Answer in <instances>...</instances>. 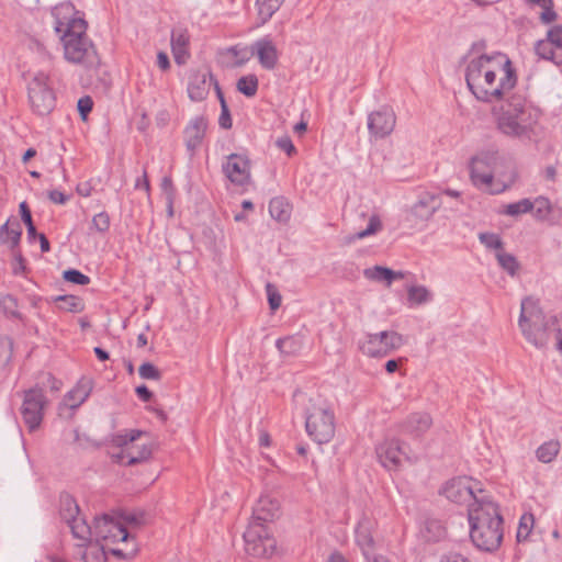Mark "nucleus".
Here are the masks:
<instances>
[{"label":"nucleus","mask_w":562,"mask_h":562,"mask_svg":"<svg viewBox=\"0 0 562 562\" xmlns=\"http://www.w3.org/2000/svg\"><path fill=\"white\" fill-rule=\"evenodd\" d=\"M468 89L474 98L492 104L495 128L514 139H531L540 113L524 92L515 90L517 72L506 54L495 52L469 59L465 67Z\"/></svg>","instance_id":"1"},{"label":"nucleus","mask_w":562,"mask_h":562,"mask_svg":"<svg viewBox=\"0 0 562 562\" xmlns=\"http://www.w3.org/2000/svg\"><path fill=\"white\" fill-rule=\"evenodd\" d=\"M55 31L60 35L64 58L86 70H95L101 58L92 40L87 34L88 23L69 3L54 8Z\"/></svg>","instance_id":"2"},{"label":"nucleus","mask_w":562,"mask_h":562,"mask_svg":"<svg viewBox=\"0 0 562 562\" xmlns=\"http://www.w3.org/2000/svg\"><path fill=\"white\" fill-rule=\"evenodd\" d=\"M468 517L473 544L482 551L497 550L503 540V518L498 506L491 499L471 503Z\"/></svg>","instance_id":"3"},{"label":"nucleus","mask_w":562,"mask_h":562,"mask_svg":"<svg viewBox=\"0 0 562 562\" xmlns=\"http://www.w3.org/2000/svg\"><path fill=\"white\" fill-rule=\"evenodd\" d=\"M518 325L526 340L539 349L548 346L557 326L552 325V317L546 318L538 302L531 297L521 301Z\"/></svg>","instance_id":"4"},{"label":"nucleus","mask_w":562,"mask_h":562,"mask_svg":"<svg viewBox=\"0 0 562 562\" xmlns=\"http://www.w3.org/2000/svg\"><path fill=\"white\" fill-rule=\"evenodd\" d=\"M305 429L317 443L329 442L335 435V415L328 403L321 396L310 397L305 408Z\"/></svg>","instance_id":"5"},{"label":"nucleus","mask_w":562,"mask_h":562,"mask_svg":"<svg viewBox=\"0 0 562 562\" xmlns=\"http://www.w3.org/2000/svg\"><path fill=\"white\" fill-rule=\"evenodd\" d=\"M491 156L487 154L479 155L471 160L470 175L475 187L491 194H498L510 188L516 181L517 173L514 169L502 179L494 180L490 170Z\"/></svg>","instance_id":"6"},{"label":"nucleus","mask_w":562,"mask_h":562,"mask_svg":"<svg viewBox=\"0 0 562 562\" xmlns=\"http://www.w3.org/2000/svg\"><path fill=\"white\" fill-rule=\"evenodd\" d=\"M245 551L254 558H270L276 551V540L267 527L260 522H250L244 532Z\"/></svg>","instance_id":"7"},{"label":"nucleus","mask_w":562,"mask_h":562,"mask_svg":"<svg viewBox=\"0 0 562 562\" xmlns=\"http://www.w3.org/2000/svg\"><path fill=\"white\" fill-rule=\"evenodd\" d=\"M144 434L145 432L140 430L133 429L124 435H116L113 441L117 447H122L123 449L121 452L113 454V459L126 465H134L148 460L151 454V449L146 445H142V447L133 445V442Z\"/></svg>","instance_id":"8"},{"label":"nucleus","mask_w":562,"mask_h":562,"mask_svg":"<svg viewBox=\"0 0 562 562\" xmlns=\"http://www.w3.org/2000/svg\"><path fill=\"white\" fill-rule=\"evenodd\" d=\"M404 345V338L394 330H383L378 334H368L359 348L363 355L372 358L387 356Z\"/></svg>","instance_id":"9"},{"label":"nucleus","mask_w":562,"mask_h":562,"mask_svg":"<svg viewBox=\"0 0 562 562\" xmlns=\"http://www.w3.org/2000/svg\"><path fill=\"white\" fill-rule=\"evenodd\" d=\"M29 101L34 113L46 115L55 106V95L48 87V76L36 74L29 83Z\"/></svg>","instance_id":"10"},{"label":"nucleus","mask_w":562,"mask_h":562,"mask_svg":"<svg viewBox=\"0 0 562 562\" xmlns=\"http://www.w3.org/2000/svg\"><path fill=\"white\" fill-rule=\"evenodd\" d=\"M477 482L468 476L454 477L448 481L441 493L452 503L467 504L470 501L476 503L481 499H487L484 495L479 496L476 491L482 494L483 491L477 488Z\"/></svg>","instance_id":"11"},{"label":"nucleus","mask_w":562,"mask_h":562,"mask_svg":"<svg viewBox=\"0 0 562 562\" xmlns=\"http://www.w3.org/2000/svg\"><path fill=\"white\" fill-rule=\"evenodd\" d=\"M78 514L79 507L75 499L70 496H65L61 501L60 515L68 524L74 538L81 541L79 546H83L94 536V526L90 527Z\"/></svg>","instance_id":"12"},{"label":"nucleus","mask_w":562,"mask_h":562,"mask_svg":"<svg viewBox=\"0 0 562 562\" xmlns=\"http://www.w3.org/2000/svg\"><path fill=\"white\" fill-rule=\"evenodd\" d=\"M45 404L46 397L42 389L34 387L24 392L21 415L30 431L40 427Z\"/></svg>","instance_id":"13"},{"label":"nucleus","mask_w":562,"mask_h":562,"mask_svg":"<svg viewBox=\"0 0 562 562\" xmlns=\"http://www.w3.org/2000/svg\"><path fill=\"white\" fill-rule=\"evenodd\" d=\"M225 177L237 187L248 186L251 181V164L244 154H231L222 165Z\"/></svg>","instance_id":"14"},{"label":"nucleus","mask_w":562,"mask_h":562,"mask_svg":"<svg viewBox=\"0 0 562 562\" xmlns=\"http://www.w3.org/2000/svg\"><path fill=\"white\" fill-rule=\"evenodd\" d=\"M94 537L97 540H103L108 543L126 542L128 543L130 533L126 528L110 516L94 518Z\"/></svg>","instance_id":"15"},{"label":"nucleus","mask_w":562,"mask_h":562,"mask_svg":"<svg viewBox=\"0 0 562 562\" xmlns=\"http://www.w3.org/2000/svg\"><path fill=\"white\" fill-rule=\"evenodd\" d=\"M396 123V116L392 109L381 108L368 115V130L370 136L374 139H381L389 136Z\"/></svg>","instance_id":"16"},{"label":"nucleus","mask_w":562,"mask_h":562,"mask_svg":"<svg viewBox=\"0 0 562 562\" xmlns=\"http://www.w3.org/2000/svg\"><path fill=\"white\" fill-rule=\"evenodd\" d=\"M376 454L381 464L389 469H397L402 461L408 459L404 445L398 439H385L376 447Z\"/></svg>","instance_id":"17"},{"label":"nucleus","mask_w":562,"mask_h":562,"mask_svg":"<svg viewBox=\"0 0 562 562\" xmlns=\"http://www.w3.org/2000/svg\"><path fill=\"white\" fill-rule=\"evenodd\" d=\"M249 53L258 58L263 69L273 70L278 65L280 54L276 43L269 35L255 41L249 47Z\"/></svg>","instance_id":"18"},{"label":"nucleus","mask_w":562,"mask_h":562,"mask_svg":"<svg viewBox=\"0 0 562 562\" xmlns=\"http://www.w3.org/2000/svg\"><path fill=\"white\" fill-rule=\"evenodd\" d=\"M432 425V418L428 413L416 412L409 414L400 424V431L413 439L420 438Z\"/></svg>","instance_id":"19"},{"label":"nucleus","mask_w":562,"mask_h":562,"mask_svg":"<svg viewBox=\"0 0 562 562\" xmlns=\"http://www.w3.org/2000/svg\"><path fill=\"white\" fill-rule=\"evenodd\" d=\"M212 74L207 70H194L189 75L188 94L192 101L200 102L206 99L211 85L214 83Z\"/></svg>","instance_id":"20"},{"label":"nucleus","mask_w":562,"mask_h":562,"mask_svg":"<svg viewBox=\"0 0 562 562\" xmlns=\"http://www.w3.org/2000/svg\"><path fill=\"white\" fill-rule=\"evenodd\" d=\"M440 204L436 195L426 192L411 206L409 216L413 217L415 223L426 222L439 210Z\"/></svg>","instance_id":"21"},{"label":"nucleus","mask_w":562,"mask_h":562,"mask_svg":"<svg viewBox=\"0 0 562 562\" xmlns=\"http://www.w3.org/2000/svg\"><path fill=\"white\" fill-rule=\"evenodd\" d=\"M207 128V120L203 115H199L190 120L184 128V142L187 149L194 154L201 146Z\"/></svg>","instance_id":"22"},{"label":"nucleus","mask_w":562,"mask_h":562,"mask_svg":"<svg viewBox=\"0 0 562 562\" xmlns=\"http://www.w3.org/2000/svg\"><path fill=\"white\" fill-rule=\"evenodd\" d=\"M279 512V501L270 495H262L254 507L251 522H260L263 525L265 522L272 521L278 517Z\"/></svg>","instance_id":"23"},{"label":"nucleus","mask_w":562,"mask_h":562,"mask_svg":"<svg viewBox=\"0 0 562 562\" xmlns=\"http://www.w3.org/2000/svg\"><path fill=\"white\" fill-rule=\"evenodd\" d=\"M21 236L22 227L16 218H9L0 226V243L7 245L11 250L19 248Z\"/></svg>","instance_id":"24"},{"label":"nucleus","mask_w":562,"mask_h":562,"mask_svg":"<svg viewBox=\"0 0 562 562\" xmlns=\"http://www.w3.org/2000/svg\"><path fill=\"white\" fill-rule=\"evenodd\" d=\"M189 35L186 30L177 29L171 33V49L177 64L186 63L188 53Z\"/></svg>","instance_id":"25"},{"label":"nucleus","mask_w":562,"mask_h":562,"mask_svg":"<svg viewBox=\"0 0 562 562\" xmlns=\"http://www.w3.org/2000/svg\"><path fill=\"white\" fill-rule=\"evenodd\" d=\"M371 528L372 521L366 516L359 520L356 528V541L364 555H368L371 552L374 543Z\"/></svg>","instance_id":"26"},{"label":"nucleus","mask_w":562,"mask_h":562,"mask_svg":"<svg viewBox=\"0 0 562 562\" xmlns=\"http://www.w3.org/2000/svg\"><path fill=\"white\" fill-rule=\"evenodd\" d=\"M535 52L542 59L552 61L557 66L562 65V50L557 49L548 37L536 43Z\"/></svg>","instance_id":"27"},{"label":"nucleus","mask_w":562,"mask_h":562,"mask_svg":"<svg viewBox=\"0 0 562 562\" xmlns=\"http://www.w3.org/2000/svg\"><path fill=\"white\" fill-rule=\"evenodd\" d=\"M363 274L369 280L386 281L387 285H391L393 280L402 279L404 277V274L401 271L395 272L392 269L381 267V266L368 268L363 271Z\"/></svg>","instance_id":"28"},{"label":"nucleus","mask_w":562,"mask_h":562,"mask_svg":"<svg viewBox=\"0 0 562 562\" xmlns=\"http://www.w3.org/2000/svg\"><path fill=\"white\" fill-rule=\"evenodd\" d=\"M269 213L272 218L284 223L291 216V206L284 198L277 196L271 199L269 203Z\"/></svg>","instance_id":"29"},{"label":"nucleus","mask_w":562,"mask_h":562,"mask_svg":"<svg viewBox=\"0 0 562 562\" xmlns=\"http://www.w3.org/2000/svg\"><path fill=\"white\" fill-rule=\"evenodd\" d=\"M560 441L555 439H551L549 441L543 442L541 446L538 447L536 450V457L538 461L542 463H550L552 462L557 456L560 452Z\"/></svg>","instance_id":"30"},{"label":"nucleus","mask_w":562,"mask_h":562,"mask_svg":"<svg viewBox=\"0 0 562 562\" xmlns=\"http://www.w3.org/2000/svg\"><path fill=\"white\" fill-rule=\"evenodd\" d=\"M284 0H257L258 19L260 24L267 23L272 15L280 9Z\"/></svg>","instance_id":"31"},{"label":"nucleus","mask_w":562,"mask_h":562,"mask_svg":"<svg viewBox=\"0 0 562 562\" xmlns=\"http://www.w3.org/2000/svg\"><path fill=\"white\" fill-rule=\"evenodd\" d=\"M55 302H58V307L65 312L79 313L83 311V301L76 295H59L55 297Z\"/></svg>","instance_id":"32"},{"label":"nucleus","mask_w":562,"mask_h":562,"mask_svg":"<svg viewBox=\"0 0 562 562\" xmlns=\"http://www.w3.org/2000/svg\"><path fill=\"white\" fill-rule=\"evenodd\" d=\"M533 211V202L530 199H521L517 202L509 203L504 206V211L502 212L508 216H519L526 213H530Z\"/></svg>","instance_id":"33"},{"label":"nucleus","mask_w":562,"mask_h":562,"mask_svg":"<svg viewBox=\"0 0 562 562\" xmlns=\"http://www.w3.org/2000/svg\"><path fill=\"white\" fill-rule=\"evenodd\" d=\"M90 389L83 384H78L70 390L66 395L67 404L70 408L79 407L89 396Z\"/></svg>","instance_id":"34"},{"label":"nucleus","mask_w":562,"mask_h":562,"mask_svg":"<svg viewBox=\"0 0 562 562\" xmlns=\"http://www.w3.org/2000/svg\"><path fill=\"white\" fill-rule=\"evenodd\" d=\"M83 562H108L106 552L103 546L98 542L89 543L82 554Z\"/></svg>","instance_id":"35"},{"label":"nucleus","mask_w":562,"mask_h":562,"mask_svg":"<svg viewBox=\"0 0 562 562\" xmlns=\"http://www.w3.org/2000/svg\"><path fill=\"white\" fill-rule=\"evenodd\" d=\"M431 294L424 285H413L407 291V300L412 305H420L430 301Z\"/></svg>","instance_id":"36"},{"label":"nucleus","mask_w":562,"mask_h":562,"mask_svg":"<svg viewBox=\"0 0 562 562\" xmlns=\"http://www.w3.org/2000/svg\"><path fill=\"white\" fill-rule=\"evenodd\" d=\"M237 90L248 98L254 97L258 90V78L255 75L239 78L237 81Z\"/></svg>","instance_id":"37"},{"label":"nucleus","mask_w":562,"mask_h":562,"mask_svg":"<svg viewBox=\"0 0 562 562\" xmlns=\"http://www.w3.org/2000/svg\"><path fill=\"white\" fill-rule=\"evenodd\" d=\"M529 2L538 4L542 8V12L540 14V21L543 24H550L554 22L558 18L557 12L554 11V5L552 0H529Z\"/></svg>","instance_id":"38"},{"label":"nucleus","mask_w":562,"mask_h":562,"mask_svg":"<svg viewBox=\"0 0 562 562\" xmlns=\"http://www.w3.org/2000/svg\"><path fill=\"white\" fill-rule=\"evenodd\" d=\"M20 213L21 220L26 225L27 239L32 241L33 239L36 238L37 231L33 223L31 211L25 201L20 203Z\"/></svg>","instance_id":"39"},{"label":"nucleus","mask_w":562,"mask_h":562,"mask_svg":"<svg viewBox=\"0 0 562 562\" xmlns=\"http://www.w3.org/2000/svg\"><path fill=\"white\" fill-rule=\"evenodd\" d=\"M535 524V518L532 514H524L519 519V525L517 529V540L525 541L529 537Z\"/></svg>","instance_id":"40"},{"label":"nucleus","mask_w":562,"mask_h":562,"mask_svg":"<svg viewBox=\"0 0 562 562\" xmlns=\"http://www.w3.org/2000/svg\"><path fill=\"white\" fill-rule=\"evenodd\" d=\"M276 346L281 353L294 355L301 349V341L295 337H284L278 339Z\"/></svg>","instance_id":"41"},{"label":"nucleus","mask_w":562,"mask_h":562,"mask_svg":"<svg viewBox=\"0 0 562 562\" xmlns=\"http://www.w3.org/2000/svg\"><path fill=\"white\" fill-rule=\"evenodd\" d=\"M497 261L499 266L506 270L510 276H514L518 269V262L516 258L507 252H497L496 254Z\"/></svg>","instance_id":"42"},{"label":"nucleus","mask_w":562,"mask_h":562,"mask_svg":"<svg viewBox=\"0 0 562 562\" xmlns=\"http://www.w3.org/2000/svg\"><path fill=\"white\" fill-rule=\"evenodd\" d=\"M533 216L544 220L551 213V204L547 198L539 196L533 201Z\"/></svg>","instance_id":"43"},{"label":"nucleus","mask_w":562,"mask_h":562,"mask_svg":"<svg viewBox=\"0 0 562 562\" xmlns=\"http://www.w3.org/2000/svg\"><path fill=\"white\" fill-rule=\"evenodd\" d=\"M382 228L381 220L378 215H371L369 218V223L366 229L360 231L356 234L358 239L366 238L378 233Z\"/></svg>","instance_id":"44"},{"label":"nucleus","mask_w":562,"mask_h":562,"mask_svg":"<svg viewBox=\"0 0 562 562\" xmlns=\"http://www.w3.org/2000/svg\"><path fill=\"white\" fill-rule=\"evenodd\" d=\"M138 374L144 380L158 381L161 379V372L150 362H144L138 368Z\"/></svg>","instance_id":"45"},{"label":"nucleus","mask_w":562,"mask_h":562,"mask_svg":"<svg viewBox=\"0 0 562 562\" xmlns=\"http://www.w3.org/2000/svg\"><path fill=\"white\" fill-rule=\"evenodd\" d=\"M479 239L486 248H491V249H502L503 248V241L497 234L481 233L479 235Z\"/></svg>","instance_id":"46"},{"label":"nucleus","mask_w":562,"mask_h":562,"mask_svg":"<svg viewBox=\"0 0 562 562\" xmlns=\"http://www.w3.org/2000/svg\"><path fill=\"white\" fill-rule=\"evenodd\" d=\"M64 279L68 282L79 284V285H87L90 282V278L79 270L76 269H69L64 271Z\"/></svg>","instance_id":"47"},{"label":"nucleus","mask_w":562,"mask_h":562,"mask_svg":"<svg viewBox=\"0 0 562 562\" xmlns=\"http://www.w3.org/2000/svg\"><path fill=\"white\" fill-rule=\"evenodd\" d=\"M266 292L268 295V302H269L270 308L272 311L278 310L281 305L282 297H281L280 293L278 292V290L276 289V286L271 283H267Z\"/></svg>","instance_id":"48"},{"label":"nucleus","mask_w":562,"mask_h":562,"mask_svg":"<svg viewBox=\"0 0 562 562\" xmlns=\"http://www.w3.org/2000/svg\"><path fill=\"white\" fill-rule=\"evenodd\" d=\"M110 227V217L108 213L101 212L93 216L92 218V228L100 233H104Z\"/></svg>","instance_id":"49"},{"label":"nucleus","mask_w":562,"mask_h":562,"mask_svg":"<svg viewBox=\"0 0 562 562\" xmlns=\"http://www.w3.org/2000/svg\"><path fill=\"white\" fill-rule=\"evenodd\" d=\"M547 37L557 49L562 50V25H554L547 32Z\"/></svg>","instance_id":"50"},{"label":"nucleus","mask_w":562,"mask_h":562,"mask_svg":"<svg viewBox=\"0 0 562 562\" xmlns=\"http://www.w3.org/2000/svg\"><path fill=\"white\" fill-rule=\"evenodd\" d=\"M13 254V262H12V271L14 274L24 273L26 270L25 260L21 254V251L16 248L12 250Z\"/></svg>","instance_id":"51"},{"label":"nucleus","mask_w":562,"mask_h":562,"mask_svg":"<svg viewBox=\"0 0 562 562\" xmlns=\"http://www.w3.org/2000/svg\"><path fill=\"white\" fill-rule=\"evenodd\" d=\"M93 106V101L89 95H85L78 100V111L82 120H86L88 114L91 112Z\"/></svg>","instance_id":"52"},{"label":"nucleus","mask_w":562,"mask_h":562,"mask_svg":"<svg viewBox=\"0 0 562 562\" xmlns=\"http://www.w3.org/2000/svg\"><path fill=\"white\" fill-rule=\"evenodd\" d=\"M552 325H557L552 334H554L557 338V349L562 353V313L552 317Z\"/></svg>","instance_id":"53"},{"label":"nucleus","mask_w":562,"mask_h":562,"mask_svg":"<svg viewBox=\"0 0 562 562\" xmlns=\"http://www.w3.org/2000/svg\"><path fill=\"white\" fill-rule=\"evenodd\" d=\"M276 145L281 150L285 151L288 156H292L296 153V149L289 136H282L277 139Z\"/></svg>","instance_id":"54"},{"label":"nucleus","mask_w":562,"mask_h":562,"mask_svg":"<svg viewBox=\"0 0 562 562\" xmlns=\"http://www.w3.org/2000/svg\"><path fill=\"white\" fill-rule=\"evenodd\" d=\"M218 124L221 127L228 130L232 127V117L229 113V109L226 102H223V108H221V115L218 119Z\"/></svg>","instance_id":"55"},{"label":"nucleus","mask_w":562,"mask_h":562,"mask_svg":"<svg viewBox=\"0 0 562 562\" xmlns=\"http://www.w3.org/2000/svg\"><path fill=\"white\" fill-rule=\"evenodd\" d=\"M227 52L232 54L234 57L240 58L239 61L236 63L237 66H241L249 59L247 48H239L238 46H233L229 47Z\"/></svg>","instance_id":"56"},{"label":"nucleus","mask_w":562,"mask_h":562,"mask_svg":"<svg viewBox=\"0 0 562 562\" xmlns=\"http://www.w3.org/2000/svg\"><path fill=\"white\" fill-rule=\"evenodd\" d=\"M48 198L53 203L56 204H65L68 201V196L58 190L49 191Z\"/></svg>","instance_id":"57"},{"label":"nucleus","mask_w":562,"mask_h":562,"mask_svg":"<svg viewBox=\"0 0 562 562\" xmlns=\"http://www.w3.org/2000/svg\"><path fill=\"white\" fill-rule=\"evenodd\" d=\"M111 553L119 558L128 559L132 558L136 553V548L133 544L130 550H123L119 548L111 549Z\"/></svg>","instance_id":"58"},{"label":"nucleus","mask_w":562,"mask_h":562,"mask_svg":"<svg viewBox=\"0 0 562 562\" xmlns=\"http://www.w3.org/2000/svg\"><path fill=\"white\" fill-rule=\"evenodd\" d=\"M135 392L143 402H149L153 397V393L148 390L146 385L137 386Z\"/></svg>","instance_id":"59"},{"label":"nucleus","mask_w":562,"mask_h":562,"mask_svg":"<svg viewBox=\"0 0 562 562\" xmlns=\"http://www.w3.org/2000/svg\"><path fill=\"white\" fill-rule=\"evenodd\" d=\"M135 188L144 189L146 192H149L150 186H149V180H148V176H147L146 171L143 172L142 177L136 179Z\"/></svg>","instance_id":"60"},{"label":"nucleus","mask_w":562,"mask_h":562,"mask_svg":"<svg viewBox=\"0 0 562 562\" xmlns=\"http://www.w3.org/2000/svg\"><path fill=\"white\" fill-rule=\"evenodd\" d=\"M157 65L162 70L169 69L170 61H169V58H168L167 54H165L164 52H159L158 53V55H157Z\"/></svg>","instance_id":"61"},{"label":"nucleus","mask_w":562,"mask_h":562,"mask_svg":"<svg viewBox=\"0 0 562 562\" xmlns=\"http://www.w3.org/2000/svg\"><path fill=\"white\" fill-rule=\"evenodd\" d=\"M544 178L549 181H555L557 169L554 166H547L543 170Z\"/></svg>","instance_id":"62"},{"label":"nucleus","mask_w":562,"mask_h":562,"mask_svg":"<svg viewBox=\"0 0 562 562\" xmlns=\"http://www.w3.org/2000/svg\"><path fill=\"white\" fill-rule=\"evenodd\" d=\"M36 238H38V240H40L42 252L49 251V249H50L49 241L46 238V236L42 233H40V234L37 233Z\"/></svg>","instance_id":"63"},{"label":"nucleus","mask_w":562,"mask_h":562,"mask_svg":"<svg viewBox=\"0 0 562 562\" xmlns=\"http://www.w3.org/2000/svg\"><path fill=\"white\" fill-rule=\"evenodd\" d=\"M77 192L81 196H90L91 195V187L89 183H82L77 187Z\"/></svg>","instance_id":"64"}]
</instances>
